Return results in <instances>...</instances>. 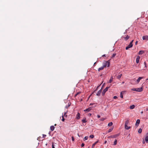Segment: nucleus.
Here are the masks:
<instances>
[{"instance_id": "nucleus-11", "label": "nucleus", "mask_w": 148, "mask_h": 148, "mask_svg": "<svg viewBox=\"0 0 148 148\" xmlns=\"http://www.w3.org/2000/svg\"><path fill=\"white\" fill-rule=\"evenodd\" d=\"M143 78V77H139V78H138V79L137 80V83H138L140 81V80L141 79H142Z\"/></svg>"}, {"instance_id": "nucleus-19", "label": "nucleus", "mask_w": 148, "mask_h": 148, "mask_svg": "<svg viewBox=\"0 0 148 148\" xmlns=\"http://www.w3.org/2000/svg\"><path fill=\"white\" fill-rule=\"evenodd\" d=\"M91 110L90 108H89L84 110V111L89 112Z\"/></svg>"}, {"instance_id": "nucleus-7", "label": "nucleus", "mask_w": 148, "mask_h": 148, "mask_svg": "<svg viewBox=\"0 0 148 148\" xmlns=\"http://www.w3.org/2000/svg\"><path fill=\"white\" fill-rule=\"evenodd\" d=\"M140 119H138L137 120L136 123V126H138L139 125V124L140 123Z\"/></svg>"}, {"instance_id": "nucleus-55", "label": "nucleus", "mask_w": 148, "mask_h": 148, "mask_svg": "<svg viewBox=\"0 0 148 148\" xmlns=\"http://www.w3.org/2000/svg\"><path fill=\"white\" fill-rule=\"evenodd\" d=\"M92 104L91 103L90 104V105H92Z\"/></svg>"}, {"instance_id": "nucleus-44", "label": "nucleus", "mask_w": 148, "mask_h": 148, "mask_svg": "<svg viewBox=\"0 0 148 148\" xmlns=\"http://www.w3.org/2000/svg\"><path fill=\"white\" fill-rule=\"evenodd\" d=\"M138 41H136V42H135V45H136L138 43Z\"/></svg>"}, {"instance_id": "nucleus-18", "label": "nucleus", "mask_w": 148, "mask_h": 148, "mask_svg": "<svg viewBox=\"0 0 148 148\" xmlns=\"http://www.w3.org/2000/svg\"><path fill=\"white\" fill-rule=\"evenodd\" d=\"M98 142V141H96V142H95V143L92 145V148L94 147V146H95V145H96V144Z\"/></svg>"}, {"instance_id": "nucleus-26", "label": "nucleus", "mask_w": 148, "mask_h": 148, "mask_svg": "<svg viewBox=\"0 0 148 148\" xmlns=\"http://www.w3.org/2000/svg\"><path fill=\"white\" fill-rule=\"evenodd\" d=\"M117 140L116 139L115 140L114 143V145H116L117 144Z\"/></svg>"}, {"instance_id": "nucleus-37", "label": "nucleus", "mask_w": 148, "mask_h": 148, "mask_svg": "<svg viewBox=\"0 0 148 148\" xmlns=\"http://www.w3.org/2000/svg\"><path fill=\"white\" fill-rule=\"evenodd\" d=\"M66 114V112H65L64 113V115H63L64 116V117L65 116H67V115Z\"/></svg>"}, {"instance_id": "nucleus-3", "label": "nucleus", "mask_w": 148, "mask_h": 148, "mask_svg": "<svg viewBox=\"0 0 148 148\" xmlns=\"http://www.w3.org/2000/svg\"><path fill=\"white\" fill-rule=\"evenodd\" d=\"M134 40H133L130 43L129 45L127 47H126V49L127 50L129 48L132 47L133 46L132 43L133 42Z\"/></svg>"}, {"instance_id": "nucleus-30", "label": "nucleus", "mask_w": 148, "mask_h": 148, "mask_svg": "<svg viewBox=\"0 0 148 148\" xmlns=\"http://www.w3.org/2000/svg\"><path fill=\"white\" fill-rule=\"evenodd\" d=\"M122 92H121L120 95V97L121 98H123V96L122 95Z\"/></svg>"}, {"instance_id": "nucleus-5", "label": "nucleus", "mask_w": 148, "mask_h": 148, "mask_svg": "<svg viewBox=\"0 0 148 148\" xmlns=\"http://www.w3.org/2000/svg\"><path fill=\"white\" fill-rule=\"evenodd\" d=\"M122 38L124 39L125 40H127L130 38V36L128 35H127L126 37H125L124 36H122Z\"/></svg>"}, {"instance_id": "nucleus-54", "label": "nucleus", "mask_w": 148, "mask_h": 148, "mask_svg": "<svg viewBox=\"0 0 148 148\" xmlns=\"http://www.w3.org/2000/svg\"><path fill=\"white\" fill-rule=\"evenodd\" d=\"M146 80H148V79H147Z\"/></svg>"}, {"instance_id": "nucleus-41", "label": "nucleus", "mask_w": 148, "mask_h": 148, "mask_svg": "<svg viewBox=\"0 0 148 148\" xmlns=\"http://www.w3.org/2000/svg\"><path fill=\"white\" fill-rule=\"evenodd\" d=\"M105 119L103 118H102L101 119V121H103L104 120H105Z\"/></svg>"}, {"instance_id": "nucleus-12", "label": "nucleus", "mask_w": 148, "mask_h": 148, "mask_svg": "<svg viewBox=\"0 0 148 148\" xmlns=\"http://www.w3.org/2000/svg\"><path fill=\"white\" fill-rule=\"evenodd\" d=\"M125 127L126 130H129L130 128V127L128 126L127 125H125Z\"/></svg>"}, {"instance_id": "nucleus-25", "label": "nucleus", "mask_w": 148, "mask_h": 148, "mask_svg": "<svg viewBox=\"0 0 148 148\" xmlns=\"http://www.w3.org/2000/svg\"><path fill=\"white\" fill-rule=\"evenodd\" d=\"M119 134H115V135H114V136H113V137H112L114 138H116V137H117L118 136H119Z\"/></svg>"}, {"instance_id": "nucleus-22", "label": "nucleus", "mask_w": 148, "mask_h": 148, "mask_svg": "<svg viewBox=\"0 0 148 148\" xmlns=\"http://www.w3.org/2000/svg\"><path fill=\"white\" fill-rule=\"evenodd\" d=\"M129 123V121L128 120L126 121L125 122V125H127Z\"/></svg>"}, {"instance_id": "nucleus-39", "label": "nucleus", "mask_w": 148, "mask_h": 148, "mask_svg": "<svg viewBox=\"0 0 148 148\" xmlns=\"http://www.w3.org/2000/svg\"><path fill=\"white\" fill-rule=\"evenodd\" d=\"M42 136H43L42 137L43 138H44L46 136V135H45V134H43Z\"/></svg>"}, {"instance_id": "nucleus-1", "label": "nucleus", "mask_w": 148, "mask_h": 148, "mask_svg": "<svg viewBox=\"0 0 148 148\" xmlns=\"http://www.w3.org/2000/svg\"><path fill=\"white\" fill-rule=\"evenodd\" d=\"M110 60L108 61H104L103 63V67H106L107 66L109 67L110 65Z\"/></svg>"}, {"instance_id": "nucleus-50", "label": "nucleus", "mask_w": 148, "mask_h": 148, "mask_svg": "<svg viewBox=\"0 0 148 148\" xmlns=\"http://www.w3.org/2000/svg\"><path fill=\"white\" fill-rule=\"evenodd\" d=\"M56 124H54V126H56Z\"/></svg>"}, {"instance_id": "nucleus-17", "label": "nucleus", "mask_w": 148, "mask_h": 148, "mask_svg": "<svg viewBox=\"0 0 148 148\" xmlns=\"http://www.w3.org/2000/svg\"><path fill=\"white\" fill-rule=\"evenodd\" d=\"M135 108V106L134 105H132V106H130V109H134Z\"/></svg>"}, {"instance_id": "nucleus-15", "label": "nucleus", "mask_w": 148, "mask_h": 148, "mask_svg": "<svg viewBox=\"0 0 148 148\" xmlns=\"http://www.w3.org/2000/svg\"><path fill=\"white\" fill-rule=\"evenodd\" d=\"M145 141L146 143H148V135L145 138Z\"/></svg>"}, {"instance_id": "nucleus-40", "label": "nucleus", "mask_w": 148, "mask_h": 148, "mask_svg": "<svg viewBox=\"0 0 148 148\" xmlns=\"http://www.w3.org/2000/svg\"><path fill=\"white\" fill-rule=\"evenodd\" d=\"M84 144L83 143H82V144H81V147H83L84 146Z\"/></svg>"}, {"instance_id": "nucleus-32", "label": "nucleus", "mask_w": 148, "mask_h": 148, "mask_svg": "<svg viewBox=\"0 0 148 148\" xmlns=\"http://www.w3.org/2000/svg\"><path fill=\"white\" fill-rule=\"evenodd\" d=\"M89 137L92 138L94 137V136L93 135H91Z\"/></svg>"}, {"instance_id": "nucleus-38", "label": "nucleus", "mask_w": 148, "mask_h": 148, "mask_svg": "<svg viewBox=\"0 0 148 148\" xmlns=\"http://www.w3.org/2000/svg\"><path fill=\"white\" fill-rule=\"evenodd\" d=\"M144 64H145V67L146 68L147 67V65H146V62H144Z\"/></svg>"}, {"instance_id": "nucleus-34", "label": "nucleus", "mask_w": 148, "mask_h": 148, "mask_svg": "<svg viewBox=\"0 0 148 148\" xmlns=\"http://www.w3.org/2000/svg\"><path fill=\"white\" fill-rule=\"evenodd\" d=\"M80 93V92H79L77 93L76 94H75V97L77 96L78 95H79Z\"/></svg>"}, {"instance_id": "nucleus-9", "label": "nucleus", "mask_w": 148, "mask_h": 148, "mask_svg": "<svg viewBox=\"0 0 148 148\" xmlns=\"http://www.w3.org/2000/svg\"><path fill=\"white\" fill-rule=\"evenodd\" d=\"M140 58V57L139 56L137 57L136 59V62L137 63H139Z\"/></svg>"}, {"instance_id": "nucleus-20", "label": "nucleus", "mask_w": 148, "mask_h": 148, "mask_svg": "<svg viewBox=\"0 0 148 148\" xmlns=\"http://www.w3.org/2000/svg\"><path fill=\"white\" fill-rule=\"evenodd\" d=\"M112 81H113V78L112 76L109 81V83H110L112 82Z\"/></svg>"}, {"instance_id": "nucleus-49", "label": "nucleus", "mask_w": 148, "mask_h": 148, "mask_svg": "<svg viewBox=\"0 0 148 148\" xmlns=\"http://www.w3.org/2000/svg\"><path fill=\"white\" fill-rule=\"evenodd\" d=\"M143 111H142V112H141V114H142V113H143Z\"/></svg>"}, {"instance_id": "nucleus-14", "label": "nucleus", "mask_w": 148, "mask_h": 148, "mask_svg": "<svg viewBox=\"0 0 148 148\" xmlns=\"http://www.w3.org/2000/svg\"><path fill=\"white\" fill-rule=\"evenodd\" d=\"M104 67H103V66H101V67H100L98 69V71H100L101 70H102L103 69Z\"/></svg>"}, {"instance_id": "nucleus-21", "label": "nucleus", "mask_w": 148, "mask_h": 148, "mask_svg": "<svg viewBox=\"0 0 148 148\" xmlns=\"http://www.w3.org/2000/svg\"><path fill=\"white\" fill-rule=\"evenodd\" d=\"M113 124V123L112 122H110L108 124V126H112Z\"/></svg>"}, {"instance_id": "nucleus-47", "label": "nucleus", "mask_w": 148, "mask_h": 148, "mask_svg": "<svg viewBox=\"0 0 148 148\" xmlns=\"http://www.w3.org/2000/svg\"><path fill=\"white\" fill-rule=\"evenodd\" d=\"M107 141H106L105 142V143H104V144H106V143H107Z\"/></svg>"}, {"instance_id": "nucleus-35", "label": "nucleus", "mask_w": 148, "mask_h": 148, "mask_svg": "<svg viewBox=\"0 0 148 148\" xmlns=\"http://www.w3.org/2000/svg\"><path fill=\"white\" fill-rule=\"evenodd\" d=\"M64 116H62V121H64Z\"/></svg>"}, {"instance_id": "nucleus-23", "label": "nucleus", "mask_w": 148, "mask_h": 148, "mask_svg": "<svg viewBox=\"0 0 148 148\" xmlns=\"http://www.w3.org/2000/svg\"><path fill=\"white\" fill-rule=\"evenodd\" d=\"M116 54L115 53H114L113 54L112 56L111 57V58H112L115 57Z\"/></svg>"}, {"instance_id": "nucleus-4", "label": "nucleus", "mask_w": 148, "mask_h": 148, "mask_svg": "<svg viewBox=\"0 0 148 148\" xmlns=\"http://www.w3.org/2000/svg\"><path fill=\"white\" fill-rule=\"evenodd\" d=\"M109 88V87H107L103 90L102 93V95H104L105 93L108 90Z\"/></svg>"}, {"instance_id": "nucleus-16", "label": "nucleus", "mask_w": 148, "mask_h": 148, "mask_svg": "<svg viewBox=\"0 0 148 148\" xmlns=\"http://www.w3.org/2000/svg\"><path fill=\"white\" fill-rule=\"evenodd\" d=\"M55 127L53 126H51L50 127V130L52 131H53Z\"/></svg>"}, {"instance_id": "nucleus-24", "label": "nucleus", "mask_w": 148, "mask_h": 148, "mask_svg": "<svg viewBox=\"0 0 148 148\" xmlns=\"http://www.w3.org/2000/svg\"><path fill=\"white\" fill-rule=\"evenodd\" d=\"M122 76V74H121L120 75H119L117 76V78L118 79H119L120 78H121Z\"/></svg>"}, {"instance_id": "nucleus-8", "label": "nucleus", "mask_w": 148, "mask_h": 148, "mask_svg": "<svg viewBox=\"0 0 148 148\" xmlns=\"http://www.w3.org/2000/svg\"><path fill=\"white\" fill-rule=\"evenodd\" d=\"M101 89L99 90L97 92V93L96 94L97 95V96H99L100 95L101 93Z\"/></svg>"}, {"instance_id": "nucleus-31", "label": "nucleus", "mask_w": 148, "mask_h": 148, "mask_svg": "<svg viewBox=\"0 0 148 148\" xmlns=\"http://www.w3.org/2000/svg\"><path fill=\"white\" fill-rule=\"evenodd\" d=\"M56 143H55V144L53 143L52 145V148H55V146H56Z\"/></svg>"}, {"instance_id": "nucleus-52", "label": "nucleus", "mask_w": 148, "mask_h": 148, "mask_svg": "<svg viewBox=\"0 0 148 148\" xmlns=\"http://www.w3.org/2000/svg\"><path fill=\"white\" fill-rule=\"evenodd\" d=\"M89 115H91V114H89Z\"/></svg>"}, {"instance_id": "nucleus-29", "label": "nucleus", "mask_w": 148, "mask_h": 148, "mask_svg": "<svg viewBox=\"0 0 148 148\" xmlns=\"http://www.w3.org/2000/svg\"><path fill=\"white\" fill-rule=\"evenodd\" d=\"M142 131V130L140 128L138 130V132L139 133H141Z\"/></svg>"}, {"instance_id": "nucleus-2", "label": "nucleus", "mask_w": 148, "mask_h": 148, "mask_svg": "<svg viewBox=\"0 0 148 148\" xmlns=\"http://www.w3.org/2000/svg\"><path fill=\"white\" fill-rule=\"evenodd\" d=\"M132 90L140 92L143 90V88L142 87L138 88H134L132 89Z\"/></svg>"}, {"instance_id": "nucleus-46", "label": "nucleus", "mask_w": 148, "mask_h": 148, "mask_svg": "<svg viewBox=\"0 0 148 148\" xmlns=\"http://www.w3.org/2000/svg\"><path fill=\"white\" fill-rule=\"evenodd\" d=\"M143 144H144L145 143V141H144V140H143Z\"/></svg>"}, {"instance_id": "nucleus-53", "label": "nucleus", "mask_w": 148, "mask_h": 148, "mask_svg": "<svg viewBox=\"0 0 148 148\" xmlns=\"http://www.w3.org/2000/svg\"><path fill=\"white\" fill-rule=\"evenodd\" d=\"M70 106V105H69V106H68V107H69Z\"/></svg>"}, {"instance_id": "nucleus-6", "label": "nucleus", "mask_w": 148, "mask_h": 148, "mask_svg": "<svg viewBox=\"0 0 148 148\" xmlns=\"http://www.w3.org/2000/svg\"><path fill=\"white\" fill-rule=\"evenodd\" d=\"M143 40H148V36H145L143 37Z\"/></svg>"}, {"instance_id": "nucleus-36", "label": "nucleus", "mask_w": 148, "mask_h": 148, "mask_svg": "<svg viewBox=\"0 0 148 148\" xmlns=\"http://www.w3.org/2000/svg\"><path fill=\"white\" fill-rule=\"evenodd\" d=\"M41 137H38V138H37V140L39 141L40 140H40V138H41Z\"/></svg>"}, {"instance_id": "nucleus-10", "label": "nucleus", "mask_w": 148, "mask_h": 148, "mask_svg": "<svg viewBox=\"0 0 148 148\" xmlns=\"http://www.w3.org/2000/svg\"><path fill=\"white\" fill-rule=\"evenodd\" d=\"M80 114L78 112L77 114L76 118L77 119H79Z\"/></svg>"}, {"instance_id": "nucleus-13", "label": "nucleus", "mask_w": 148, "mask_h": 148, "mask_svg": "<svg viewBox=\"0 0 148 148\" xmlns=\"http://www.w3.org/2000/svg\"><path fill=\"white\" fill-rule=\"evenodd\" d=\"M144 53V51H140L138 52L139 55H141Z\"/></svg>"}, {"instance_id": "nucleus-33", "label": "nucleus", "mask_w": 148, "mask_h": 148, "mask_svg": "<svg viewBox=\"0 0 148 148\" xmlns=\"http://www.w3.org/2000/svg\"><path fill=\"white\" fill-rule=\"evenodd\" d=\"M88 136H85L84 138V140H86L88 139Z\"/></svg>"}, {"instance_id": "nucleus-51", "label": "nucleus", "mask_w": 148, "mask_h": 148, "mask_svg": "<svg viewBox=\"0 0 148 148\" xmlns=\"http://www.w3.org/2000/svg\"><path fill=\"white\" fill-rule=\"evenodd\" d=\"M124 82H122V83L123 84H124Z\"/></svg>"}, {"instance_id": "nucleus-45", "label": "nucleus", "mask_w": 148, "mask_h": 148, "mask_svg": "<svg viewBox=\"0 0 148 148\" xmlns=\"http://www.w3.org/2000/svg\"><path fill=\"white\" fill-rule=\"evenodd\" d=\"M97 116L98 118H100V116L99 115H97Z\"/></svg>"}, {"instance_id": "nucleus-42", "label": "nucleus", "mask_w": 148, "mask_h": 148, "mask_svg": "<svg viewBox=\"0 0 148 148\" xmlns=\"http://www.w3.org/2000/svg\"><path fill=\"white\" fill-rule=\"evenodd\" d=\"M72 141H73L74 140V138L72 136Z\"/></svg>"}, {"instance_id": "nucleus-28", "label": "nucleus", "mask_w": 148, "mask_h": 148, "mask_svg": "<svg viewBox=\"0 0 148 148\" xmlns=\"http://www.w3.org/2000/svg\"><path fill=\"white\" fill-rule=\"evenodd\" d=\"M113 129V128H111L109 129L108 130V132L109 133V132H111L112 130Z\"/></svg>"}, {"instance_id": "nucleus-48", "label": "nucleus", "mask_w": 148, "mask_h": 148, "mask_svg": "<svg viewBox=\"0 0 148 148\" xmlns=\"http://www.w3.org/2000/svg\"><path fill=\"white\" fill-rule=\"evenodd\" d=\"M102 56H106L104 54V55H103Z\"/></svg>"}, {"instance_id": "nucleus-43", "label": "nucleus", "mask_w": 148, "mask_h": 148, "mask_svg": "<svg viewBox=\"0 0 148 148\" xmlns=\"http://www.w3.org/2000/svg\"><path fill=\"white\" fill-rule=\"evenodd\" d=\"M114 99H116L117 98V97L116 96H114L113 97Z\"/></svg>"}, {"instance_id": "nucleus-27", "label": "nucleus", "mask_w": 148, "mask_h": 148, "mask_svg": "<svg viewBox=\"0 0 148 148\" xmlns=\"http://www.w3.org/2000/svg\"><path fill=\"white\" fill-rule=\"evenodd\" d=\"M82 121L83 123H85L86 122V119H84L82 120Z\"/></svg>"}]
</instances>
